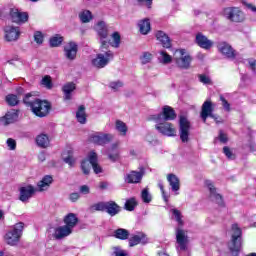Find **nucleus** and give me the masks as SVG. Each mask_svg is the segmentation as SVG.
Here are the masks:
<instances>
[{
	"mask_svg": "<svg viewBox=\"0 0 256 256\" xmlns=\"http://www.w3.org/2000/svg\"><path fill=\"white\" fill-rule=\"evenodd\" d=\"M33 97L32 93H27L23 98V103L26 105V107H30L32 113L39 117L40 119H43V117H47L51 113V109L53 106L51 105V102L49 100H43L40 98H35L33 101H30Z\"/></svg>",
	"mask_w": 256,
	"mask_h": 256,
	"instance_id": "f257e3e1",
	"label": "nucleus"
},
{
	"mask_svg": "<svg viewBox=\"0 0 256 256\" xmlns=\"http://www.w3.org/2000/svg\"><path fill=\"white\" fill-rule=\"evenodd\" d=\"M231 230L233 234L230 242H228V249L232 256H239L241 249H243V230L239 227V224H232Z\"/></svg>",
	"mask_w": 256,
	"mask_h": 256,
	"instance_id": "f03ea898",
	"label": "nucleus"
},
{
	"mask_svg": "<svg viewBox=\"0 0 256 256\" xmlns=\"http://www.w3.org/2000/svg\"><path fill=\"white\" fill-rule=\"evenodd\" d=\"M96 175H99V173H103V168L99 165V157L97 156V152L95 150H92L88 153L87 159L82 160L81 162V169L84 175H89L91 172V166Z\"/></svg>",
	"mask_w": 256,
	"mask_h": 256,
	"instance_id": "7ed1b4c3",
	"label": "nucleus"
},
{
	"mask_svg": "<svg viewBox=\"0 0 256 256\" xmlns=\"http://www.w3.org/2000/svg\"><path fill=\"white\" fill-rule=\"evenodd\" d=\"M175 119H177L175 109L171 106H164L162 108V113L150 115L147 120L159 123L161 121H175Z\"/></svg>",
	"mask_w": 256,
	"mask_h": 256,
	"instance_id": "20e7f679",
	"label": "nucleus"
},
{
	"mask_svg": "<svg viewBox=\"0 0 256 256\" xmlns=\"http://www.w3.org/2000/svg\"><path fill=\"white\" fill-rule=\"evenodd\" d=\"M23 229H25V223H16L13 229L11 231H8L4 236V240L6 241V243L12 246L17 245L18 241L23 235Z\"/></svg>",
	"mask_w": 256,
	"mask_h": 256,
	"instance_id": "39448f33",
	"label": "nucleus"
},
{
	"mask_svg": "<svg viewBox=\"0 0 256 256\" xmlns=\"http://www.w3.org/2000/svg\"><path fill=\"white\" fill-rule=\"evenodd\" d=\"M224 17L232 23H243L245 21V13L239 7L224 8Z\"/></svg>",
	"mask_w": 256,
	"mask_h": 256,
	"instance_id": "423d86ee",
	"label": "nucleus"
},
{
	"mask_svg": "<svg viewBox=\"0 0 256 256\" xmlns=\"http://www.w3.org/2000/svg\"><path fill=\"white\" fill-rule=\"evenodd\" d=\"M114 57L115 54L111 50L106 51L104 54L99 53L96 55V58L92 60V65L97 67V69H103L109 65L110 61H113Z\"/></svg>",
	"mask_w": 256,
	"mask_h": 256,
	"instance_id": "0eeeda50",
	"label": "nucleus"
},
{
	"mask_svg": "<svg viewBox=\"0 0 256 256\" xmlns=\"http://www.w3.org/2000/svg\"><path fill=\"white\" fill-rule=\"evenodd\" d=\"M189 131H191V122L186 116L179 117V135L182 143H189Z\"/></svg>",
	"mask_w": 256,
	"mask_h": 256,
	"instance_id": "6e6552de",
	"label": "nucleus"
},
{
	"mask_svg": "<svg viewBox=\"0 0 256 256\" xmlns=\"http://www.w3.org/2000/svg\"><path fill=\"white\" fill-rule=\"evenodd\" d=\"M177 53L179 54V57L174 58L177 67H179V69H189V67H191V61H193L191 55H185V49H176L175 55H177Z\"/></svg>",
	"mask_w": 256,
	"mask_h": 256,
	"instance_id": "1a4fd4ad",
	"label": "nucleus"
},
{
	"mask_svg": "<svg viewBox=\"0 0 256 256\" xmlns=\"http://www.w3.org/2000/svg\"><path fill=\"white\" fill-rule=\"evenodd\" d=\"M155 129L159 131L162 135H166V137H175L177 130L173 123L167 121L155 122Z\"/></svg>",
	"mask_w": 256,
	"mask_h": 256,
	"instance_id": "9d476101",
	"label": "nucleus"
},
{
	"mask_svg": "<svg viewBox=\"0 0 256 256\" xmlns=\"http://www.w3.org/2000/svg\"><path fill=\"white\" fill-rule=\"evenodd\" d=\"M176 243L180 251H187L189 249V236L187 231L182 228H176Z\"/></svg>",
	"mask_w": 256,
	"mask_h": 256,
	"instance_id": "9b49d317",
	"label": "nucleus"
},
{
	"mask_svg": "<svg viewBox=\"0 0 256 256\" xmlns=\"http://www.w3.org/2000/svg\"><path fill=\"white\" fill-rule=\"evenodd\" d=\"M218 51L224 55L226 59H236L237 50L227 42H219L217 45Z\"/></svg>",
	"mask_w": 256,
	"mask_h": 256,
	"instance_id": "f8f14e48",
	"label": "nucleus"
},
{
	"mask_svg": "<svg viewBox=\"0 0 256 256\" xmlns=\"http://www.w3.org/2000/svg\"><path fill=\"white\" fill-rule=\"evenodd\" d=\"M4 31V39L8 43H11L13 41H18V39L21 37V30L19 27L16 26H6L3 29Z\"/></svg>",
	"mask_w": 256,
	"mask_h": 256,
	"instance_id": "ddd939ff",
	"label": "nucleus"
},
{
	"mask_svg": "<svg viewBox=\"0 0 256 256\" xmlns=\"http://www.w3.org/2000/svg\"><path fill=\"white\" fill-rule=\"evenodd\" d=\"M10 17L12 22L17 23V25H23L29 21V13L21 12L16 8L10 10Z\"/></svg>",
	"mask_w": 256,
	"mask_h": 256,
	"instance_id": "4468645a",
	"label": "nucleus"
},
{
	"mask_svg": "<svg viewBox=\"0 0 256 256\" xmlns=\"http://www.w3.org/2000/svg\"><path fill=\"white\" fill-rule=\"evenodd\" d=\"M215 111V104H213V101L206 100L202 104L200 117L203 121V123H207V119L213 115V112Z\"/></svg>",
	"mask_w": 256,
	"mask_h": 256,
	"instance_id": "2eb2a0df",
	"label": "nucleus"
},
{
	"mask_svg": "<svg viewBox=\"0 0 256 256\" xmlns=\"http://www.w3.org/2000/svg\"><path fill=\"white\" fill-rule=\"evenodd\" d=\"M79 52V45L70 41L64 46V55L68 61H75L77 59V53Z\"/></svg>",
	"mask_w": 256,
	"mask_h": 256,
	"instance_id": "dca6fc26",
	"label": "nucleus"
},
{
	"mask_svg": "<svg viewBox=\"0 0 256 256\" xmlns=\"http://www.w3.org/2000/svg\"><path fill=\"white\" fill-rule=\"evenodd\" d=\"M155 37L164 49H172L173 48V41L171 40L169 35H167V33L163 32L162 30H158L155 33Z\"/></svg>",
	"mask_w": 256,
	"mask_h": 256,
	"instance_id": "f3484780",
	"label": "nucleus"
},
{
	"mask_svg": "<svg viewBox=\"0 0 256 256\" xmlns=\"http://www.w3.org/2000/svg\"><path fill=\"white\" fill-rule=\"evenodd\" d=\"M19 119V110L12 109L0 118V123L4 126L11 125Z\"/></svg>",
	"mask_w": 256,
	"mask_h": 256,
	"instance_id": "a211bd4d",
	"label": "nucleus"
},
{
	"mask_svg": "<svg viewBox=\"0 0 256 256\" xmlns=\"http://www.w3.org/2000/svg\"><path fill=\"white\" fill-rule=\"evenodd\" d=\"M19 191V200L22 201V203H26V201L30 200L31 197L35 195V187H33V185L23 186L19 189Z\"/></svg>",
	"mask_w": 256,
	"mask_h": 256,
	"instance_id": "6ab92c4d",
	"label": "nucleus"
},
{
	"mask_svg": "<svg viewBox=\"0 0 256 256\" xmlns=\"http://www.w3.org/2000/svg\"><path fill=\"white\" fill-rule=\"evenodd\" d=\"M196 45L198 47H201V49L209 50L211 47H213V41L207 39V36L203 35V33L199 32L196 34Z\"/></svg>",
	"mask_w": 256,
	"mask_h": 256,
	"instance_id": "aec40b11",
	"label": "nucleus"
},
{
	"mask_svg": "<svg viewBox=\"0 0 256 256\" xmlns=\"http://www.w3.org/2000/svg\"><path fill=\"white\" fill-rule=\"evenodd\" d=\"M207 187L210 191V197H213L215 199V202L219 207H225V201L223 200V195L217 193V188H215V185L211 182H207Z\"/></svg>",
	"mask_w": 256,
	"mask_h": 256,
	"instance_id": "412c9836",
	"label": "nucleus"
},
{
	"mask_svg": "<svg viewBox=\"0 0 256 256\" xmlns=\"http://www.w3.org/2000/svg\"><path fill=\"white\" fill-rule=\"evenodd\" d=\"M92 143L95 145H107V143H111L113 141L112 134H101V135H94L91 137Z\"/></svg>",
	"mask_w": 256,
	"mask_h": 256,
	"instance_id": "4be33fe9",
	"label": "nucleus"
},
{
	"mask_svg": "<svg viewBox=\"0 0 256 256\" xmlns=\"http://www.w3.org/2000/svg\"><path fill=\"white\" fill-rule=\"evenodd\" d=\"M148 241L149 239L147 238V235L144 233H139L129 238L128 243L129 247H135L136 245H139V243L142 245H147Z\"/></svg>",
	"mask_w": 256,
	"mask_h": 256,
	"instance_id": "5701e85b",
	"label": "nucleus"
},
{
	"mask_svg": "<svg viewBox=\"0 0 256 256\" xmlns=\"http://www.w3.org/2000/svg\"><path fill=\"white\" fill-rule=\"evenodd\" d=\"M73 233V230L69 228V226H59L55 229L54 237L55 239H65V237H69Z\"/></svg>",
	"mask_w": 256,
	"mask_h": 256,
	"instance_id": "b1692460",
	"label": "nucleus"
},
{
	"mask_svg": "<svg viewBox=\"0 0 256 256\" xmlns=\"http://www.w3.org/2000/svg\"><path fill=\"white\" fill-rule=\"evenodd\" d=\"M53 184V176L51 175H45L41 181L37 183L38 191L43 192L47 191Z\"/></svg>",
	"mask_w": 256,
	"mask_h": 256,
	"instance_id": "393cba45",
	"label": "nucleus"
},
{
	"mask_svg": "<svg viewBox=\"0 0 256 256\" xmlns=\"http://www.w3.org/2000/svg\"><path fill=\"white\" fill-rule=\"evenodd\" d=\"M106 213L110 215V217H115V215H119L121 213V206H119L115 201L106 202Z\"/></svg>",
	"mask_w": 256,
	"mask_h": 256,
	"instance_id": "a878e982",
	"label": "nucleus"
},
{
	"mask_svg": "<svg viewBox=\"0 0 256 256\" xmlns=\"http://www.w3.org/2000/svg\"><path fill=\"white\" fill-rule=\"evenodd\" d=\"M64 224L66 227L73 230V228L77 227V223H79V218L77 217V214L75 213H68L64 219Z\"/></svg>",
	"mask_w": 256,
	"mask_h": 256,
	"instance_id": "bb28decb",
	"label": "nucleus"
},
{
	"mask_svg": "<svg viewBox=\"0 0 256 256\" xmlns=\"http://www.w3.org/2000/svg\"><path fill=\"white\" fill-rule=\"evenodd\" d=\"M139 32L141 35H149L151 32V20L149 18H144L138 23Z\"/></svg>",
	"mask_w": 256,
	"mask_h": 256,
	"instance_id": "cd10ccee",
	"label": "nucleus"
},
{
	"mask_svg": "<svg viewBox=\"0 0 256 256\" xmlns=\"http://www.w3.org/2000/svg\"><path fill=\"white\" fill-rule=\"evenodd\" d=\"M96 31L100 39H107V37H109V29L107 28L105 21H99L96 24Z\"/></svg>",
	"mask_w": 256,
	"mask_h": 256,
	"instance_id": "c85d7f7f",
	"label": "nucleus"
},
{
	"mask_svg": "<svg viewBox=\"0 0 256 256\" xmlns=\"http://www.w3.org/2000/svg\"><path fill=\"white\" fill-rule=\"evenodd\" d=\"M77 89V86L74 82H68L62 87V91L64 93V100L71 101L72 96L71 93Z\"/></svg>",
	"mask_w": 256,
	"mask_h": 256,
	"instance_id": "c756f323",
	"label": "nucleus"
},
{
	"mask_svg": "<svg viewBox=\"0 0 256 256\" xmlns=\"http://www.w3.org/2000/svg\"><path fill=\"white\" fill-rule=\"evenodd\" d=\"M167 181L172 188V191L177 192L179 189H181V182L177 175L171 173L167 175Z\"/></svg>",
	"mask_w": 256,
	"mask_h": 256,
	"instance_id": "7c9ffc66",
	"label": "nucleus"
},
{
	"mask_svg": "<svg viewBox=\"0 0 256 256\" xmlns=\"http://www.w3.org/2000/svg\"><path fill=\"white\" fill-rule=\"evenodd\" d=\"M143 179V173L137 172V171H131L130 174L126 176V182L127 183H141V180Z\"/></svg>",
	"mask_w": 256,
	"mask_h": 256,
	"instance_id": "2f4dec72",
	"label": "nucleus"
},
{
	"mask_svg": "<svg viewBox=\"0 0 256 256\" xmlns=\"http://www.w3.org/2000/svg\"><path fill=\"white\" fill-rule=\"evenodd\" d=\"M76 119L78 123H81V125H85V123H87V113L85 112V105H80L78 107V110L76 112Z\"/></svg>",
	"mask_w": 256,
	"mask_h": 256,
	"instance_id": "473e14b6",
	"label": "nucleus"
},
{
	"mask_svg": "<svg viewBox=\"0 0 256 256\" xmlns=\"http://www.w3.org/2000/svg\"><path fill=\"white\" fill-rule=\"evenodd\" d=\"M129 230L125 228H118L114 231L115 239H119L120 241H127L129 239Z\"/></svg>",
	"mask_w": 256,
	"mask_h": 256,
	"instance_id": "72a5a7b5",
	"label": "nucleus"
},
{
	"mask_svg": "<svg viewBox=\"0 0 256 256\" xmlns=\"http://www.w3.org/2000/svg\"><path fill=\"white\" fill-rule=\"evenodd\" d=\"M108 159L112 161V163L119 161V149L117 143L113 144L111 149L109 150Z\"/></svg>",
	"mask_w": 256,
	"mask_h": 256,
	"instance_id": "f704fd0d",
	"label": "nucleus"
},
{
	"mask_svg": "<svg viewBox=\"0 0 256 256\" xmlns=\"http://www.w3.org/2000/svg\"><path fill=\"white\" fill-rule=\"evenodd\" d=\"M36 143L38 147H42V149H47L49 147V136L46 134H40L36 137Z\"/></svg>",
	"mask_w": 256,
	"mask_h": 256,
	"instance_id": "c9c22d12",
	"label": "nucleus"
},
{
	"mask_svg": "<svg viewBox=\"0 0 256 256\" xmlns=\"http://www.w3.org/2000/svg\"><path fill=\"white\" fill-rule=\"evenodd\" d=\"M116 129L118 130V133L121 135V137H125L129 131L127 124L121 120L116 121Z\"/></svg>",
	"mask_w": 256,
	"mask_h": 256,
	"instance_id": "e433bc0d",
	"label": "nucleus"
},
{
	"mask_svg": "<svg viewBox=\"0 0 256 256\" xmlns=\"http://www.w3.org/2000/svg\"><path fill=\"white\" fill-rule=\"evenodd\" d=\"M139 203L137 202V199L135 197L129 198L126 200L124 209L126 211H135V207H137Z\"/></svg>",
	"mask_w": 256,
	"mask_h": 256,
	"instance_id": "4c0bfd02",
	"label": "nucleus"
},
{
	"mask_svg": "<svg viewBox=\"0 0 256 256\" xmlns=\"http://www.w3.org/2000/svg\"><path fill=\"white\" fill-rule=\"evenodd\" d=\"M64 155L66 157L63 158L64 163H67L70 167H73L75 165V158L73 157V149H69L66 152H64Z\"/></svg>",
	"mask_w": 256,
	"mask_h": 256,
	"instance_id": "58836bf2",
	"label": "nucleus"
},
{
	"mask_svg": "<svg viewBox=\"0 0 256 256\" xmlns=\"http://www.w3.org/2000/svg\"><path fill=\"white\" fill-rule=\"evenodd\" d=\"M111 37H112V42H110L111 47H114V49H119V47H121V34H119V32H113Z\"/></svg>",
	"mask_w": 256,
	"mask_h": 256,
	"instance_id": "ea45409f",
	"label": "nucleus"
},
{
	"mask_svg": "<svg viewBox=\"0 0 256 256\" xmlns=\"http://www.w3.org/2000/svg\"><path fill=\"white\" fill-rule=\"evenodd\" d=\"M49 43L50 47H60V45L63 43V36L56 34L50 38Z\"/></svg>",
	"mask_w": 256,
	"mask_h": 256,
	"instance_id": "a19ab883",
	"label": "nucleus"
},
{
	"mask_svg": "<svg viewBox=\"0 0 256 256\" xmlns=\"http://www.w3.org/2000/svg\"><path fill=\"white\" fill-rule=\"evenodd\" d=\"M80 21L83 23H89L93 19V14L89 10H84L79 14Z\"/></svg>",
	"mask_w": 256,
	"mask_h": 256,
	"instance_id": "79ce46f5",
	"label": "nucleus"
},
{
	"mask_svg": "<svg viewBox=\"0 0 256 256\" xmlns=\"http://www.w3.org/2000/svg\"><path fill=\"white\" fill-rule=\"evenodd\" d=\"M5 100L10 107H15L16 105H19V98L15 94H8Z\"/></svg>",
	"mask_w": 256,
	"mask_h": 256,
	"instance_id": "37998d69",
	"label": "nucleus"
},
{
	"mask_svg": "<svg viewBox=\"0 0 256 256\" xmlns=\"http://www.w3.org/2000/svg\"><path fill=\"white\" fill-rule=\"evenodd\" d=\"M171 212L174 215L179 227H183L185 225V222L183 221V215L181 214V211L174 208L171 210Z\"/></svg>",
	"mask_w": 256,
	"mask_h": 256,
	"instance_id": "c03bdc74",
	"label": "nucleus"
},
{
	"mask_svg": "<svg viewBox=\"0 0 256 256\" xmlns=\"http://www.w3.org/2000/svg\"><path fill=\"white\" fill-rule=\"evenodd\" d=\"M160 55L162 56L163 65H169V63H172L173 57L167 53V51H160Z\"/></svg>",
	"mask_w": 256,
	"mask_h": 256,
	"instance_id": "a18cd8bd",
	"label": "nucleus"
},
{
	"mask_svg": "<svg viewBox=\"0 0 256 256\" xmlns=\"http://www.w3.org/2000/svg\"><path fill=\"white\" fill-rule=\"evenodd\" d=\"M42 85L46 87V89H53V80L51 79V76L46 75L42 78Z\"/></svg>",
	"mask_w": 256,
	"mask_h": 256,
	"instance_id": "49530a36",
	"label": "nucleus"
},
{
	"mask_svg": "<svg viewBox=\"0 0 256 256\" xmlns=\"http://www.w3.org/2000/svg\"><path fill=\"white\" fill-rule=\"evenodd\" d=\"M223 153L227 157V159H230L231 161H234V159H236V157H237L233 153V151H231V148H229L228 146L223 147Z\"/></svg>",
	"mask_w": 256,
	"mask_h": 256,
	"instance_id": "de8ad7c7",
	"label": "nucleus"
},
{
	"mask_svg": "<svg viewBox=\"0 0 256 256\" xmlns=\"http://www.w3.org/2000/svg\"><path fill=\"white\" fill-rule=\"evenodd\" d=\"M107 207V202H98L91 206L93 211H105Z\"/></svg>",
	"mask_w": 256,
	"mask_h": 256,
	"instance_id": "09e8293b",
	"label": "nucleus"
},
{
	"mask_svg": "<svg viewBox=\"0 0 256 256\" xmlns=\"http://www.w3.org/2000/svg\"><path fill=\"white\" fill-rule=\"evenodd\" d=\"M141 198L143 203H151L152 198L151 195H149V190L147 188L142 190Z\"/></svg>",
	"mask_w": 256,
	"mask_h": 256,
	"instance_id": "8fccbe9b",
	"label": "nucleus"
},
{
	"mask_svg": "<svg viewBox=\"0 0 256 256\" xmlns=\"http://www.w3.org/2000/svg\"><path fill=\"white\" fill-rule=\"evenodd\" d=\"M153 59V55L149 52H144L141 61L143 65H147V63H151V60Z\"/></svg>",
	"mask_w": 256,
	"mask_h": 256,
	"instance_id": "3c124183",
	"label": "nucleus"
},
{
	"mask_svg": "<svg viewBox=\"0 0 256 256\" xmlns=\"http://www.w3.org/2000/svg\"><path fill=\"white\" fill-rule=\"evenodd\" d=\"M198 79H199L200 83H203L204 85H211L213 83L211 81V78H209V76H207L205 74H200L198 76Z\"/></svg>",
	"mask_w": 256,
	"mask_h": 256,
	"instance_id": "603ef678",
	"label": "nucleus"
},
{
	"mask_svg": "<svg viewBox=\"0 0 256 256\" xmlns=\"http://www.w3.org/2000/svg\"><path fill=\"white\" fill-rule=\"evenodd\" d=\"M34 41L38 45H42V43L44 41V37H43V33H41V31H37L34 33Z\"/></svg>",
	"mask_w": 256,
	"mask_h": 256,
	"instance_id": "864d4df0",
	"label": "nucleus"
},
{
	"mask_svg": "<svg viewBox=\"0 0 256 256\" xmlns=\"http://www.w3.org/2000/svg\"><path fill=\"white\" fill-rule=\"evenodd\" d=\"M158 187L161 191V194H162V197H163V200L165 201V203H169V196H167V193L165 192V186L163 185V183L159 182Z\"/></svg>",
	"mask_w": 256,
	"mask_h": 256,
	"instance_id": "5fc2aeb1",
	"label": "nucleus"
},
{
	"mask_svg": "<svg viewBox=\"0 0 256 256\" xmlns=\"http://www.w3.org/2000/svg\"><path fill=\"white\" fill-rule=\"evenodd\" d=\"M220 101L222 102L223 109H225V111L229 113V111H231V104L229 103V101H227V99H225L223 95H220Z\"/></svg>",
	"mask_w": 256,
	"mask_h": 256,
	"instance_id": "6e6d98bb",
	"label": "nucleus"
},
{
	"mask_svg": "<svg viewBox=\"0 0 256 256\" xmlns=\"http://www.w3.org/2000/svg\"><path fill=\"white\" fill-rule=\"evenodd\" d=\"M218 139L220 143H224V144L227 143V141H229V137L225 132H223V130H219Z\"/></svg>",
	"mask_w": 256,
	"mask_h": 256,
	"instance_id": "4d7b16f0",
	"label": "nucleus"
},
{
	"mask_svg": "<svg viewBox=\"0 0 256 256\" xmlns=\"http://www.w3.org/2000/svg\"><path fill=\"white\" fill-rule=\"evenodd\" d=\"M7 145L9 147L10 151H15V149H17V142L13 138L7 139Z\"/></svg>",
	"mask_w": 256,
	"mask_h": 256,
	"instance_id": "13d9d810",
	"label": "nucleus"
},
{
	"mask_svg": "<svg viewBox=\"0 0 256 256\" xmlns=\"http://www.w3.org/2000/svg\"><path fill=\"white\" fill-rule=\"evenodd\" d=\"M210 119H213L216 125H221L225 123V120H223V118L217 114L210 115Z\"/></svg>",
	"mask_w": 256,
	"mask_h": 256,
	"instance_id": "bf43d9fd",
	"label": "nucleus"
},
{
	"mask_svg": "<svg viewBox=\"0 0 256 256\" xmlns=\"http://www.w3.org/2000/svg\"><path fill=\"white\" fill-rule=\"evenodd\" d=\"M109 87L114 91H118L119 89H121V87H123V82L121 81L111 82Z\"/></svg>",
	"mask_w": 256,
	"mask_h": 256,
	"instance_id": "052dcab7",
	"label": "nucleus"
},
{
	"mask_svg": "<svg viewBox=\"0 0 256 256\" xmlns=\"http://www.w3.org/2000/svg\"><path fill=\"white\" fill-rule=\"evenodd\" d=\"M80 198L81 195L78 192H73L69 195L71 203H77V201H79Z\"/></svg>",
	"mask_w": 256,
	"mask_h": 256,
	"instance_id": "680f3d73",
	"label": "nucleus"
},
{
	"mask_svg": "<svg viewBox=\"0 0 256 256\" xmlns=\"http://www.w3.org/2000/svg\"><path fill=\"white\" fill-rule=\"evenodd\" d=\"M114 255L115 256H129V254H127V252H125V250H121L120 247L114 248Z\"/></svg>",
	"mask_w": 256,
	"mask_h": 256,
	"instance_id": "e2e57ef3",
	"label": "nucleus"
},
{
	"mask_svg": "<svg viewBox=\"0 0 256 256\" xmlns=\"http://www.w3.org/2000/svg\"><path fill=\"white\" fill-rule=\"evenodd\" d=\"M242 5H244L245 7H247V9H250V11H253V13H256V7L255 5L248 3L245 0H242Z\"/></svg>",
	"mask_w": 256,
	"mask_h": 256,
	"instance_id": "0e129e2a",
	"label": "nucleus"
},
{
	"mask_svg": "<svg viewBox=\"0 0 256 256\" xmlns=\"http://www.w3.org/2000/svg\"><path fill=\"white\" fill-rule=\"evenodd\" d=\"M80 193H82L83 195H89V193H90L89 186H87V185H82V186L80 187Z\"/></svg>",
	"mask_w": 256,
	"mask_h": 256,
	"instance_id": "69168bd1",
	"label": "nucleus"
},
{
	"mask_svg": "<svg viewBox=\"0 0 256 256\" xmlns=\"http://www.w3.org/2000/svg\"><path fill=\"white\" fill-rule=\"evenodd\" d=\"M101 41V49H109V45H111V42H108L105 39H100Z\"/></svg>",
	"mask_w": 256,
	"mask_h": 256,
	"instance_id": "338daca9",
	"label": "nucleus"
},
{
	"mask_svg": "<svg viewBox=\"0 0 256 256\" xmlns=\"http://www.w3.org/2000/svg\"><path fill=\"white\" fill-rule=\"evenodd\" d=\"M249 68L253 73H256V60L249 61Z\"/></svg>",
	"mask_w": 256,
	"mask_h": 256,
	"instance_id": "774afa93",
	"label": "nucleus"
}]
</instances>
